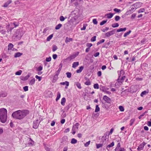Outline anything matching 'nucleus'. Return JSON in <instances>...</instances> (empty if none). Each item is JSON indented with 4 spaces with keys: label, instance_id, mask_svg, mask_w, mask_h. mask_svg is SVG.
<instances>
[{
    "label": "nucleus",
    "instance_id": "nucleus-1",
    "mask_svg": "<svg viewBox=\"0 0 151 151\" xmlns=\"http://www.w3.org/2000/svg\"><path fill=\"white\" fill-rule=\"evenodd\" d=\"M29 114V111L27 110H19L13 112L12 116L14 119L21 120Z\"/></svg>",
    "mask_w": 151,
    "mask_h": 151
},
{
    "label": "nucleus",
    "instance_id": "nucleus-2",
    "mask_svg": "<svg viewBox=\"0 0 151 151\" xmlns=\"http://www.w3.org/2000/svg\"><path fill=\"white\" fill-rule=\"evenodd\" d=\"M7 111L6 109L3 108L0 109V120L2 123H5L7 118Z\"/></svg>",
    "mask_w": 151,
    "mask_h": 151
},
{
    "label": "nucleus",
    "instance_id": "nucleus-3",
    "mask_svg": "<svg viewBox=\"0 0 151 151\" xmlns=\"http://www.w3.org/2000/svg\"><path fill=\"white\" fill-rule=\"evenodd\" d=\"M23 32L22 29H18L13 35V38H14V37H15L16 39H14V40H19L23 35Z\"/></svg>",
    "mask_w": 151,
    "mask_h": 151
},
{
    "label": "nucleus",
    "instance_id": "nucleus-4",
    "mask_svg": "<svg viewBox=\"0 0 151 151\" xmlns=\"http://www.w3.org/2000/svg\"><path fill=\"white\" fill-rule=\"evenodd\" d=\"M40 123V121L38 119H37L33 122V128L35 129H37Z\"/></svg>",
    "mask_w": 151,
    "mask_h": 151
},
{
    "label": "nucleus",
    "instance_id": "nucleus-5",
    "mask_svg": "<svg viewBox=\"0 0 151 151\" xmlns=\"http://www.w3.org/2000/svg\"><path fill=\"white\" fill-rule=\"evenodd\" d=\"M115 33V30L114 29L112 30V31H109L106 33L105 34V35L106 37H109L110 36L113 35Z\"/></svg>",
    "mask_w": 151,
    "mask_h": 151
},
{
    "label": "nucleus",
    "instance_id": "nucleus-6",
    "mask_svg": "<svg viewBox=\"0 0 151 151\" xmlns=\"http://www.w3.org/2000/svg\"><path fill=\"white\" fill-rule=\"evenodd\" d=\"M104 100L107 103L110 104L111 101V99L106 96H104L103 97Z\"/></svg>",
    "mask_w": 151,
    "mask_h": 151
},
{
    "label": "nucleus",
    "instance_id": "nucleus-7",
    "mask_svg": "<svg viewBox=\"0 0 151 151\" xmlns=\"http://www.w3.org/2000/svg\"><path fill=\"white\" fill-rule=\"evenodd\" d=\"M146 145V143L145 142H143L142 143L140 144L137 148V149L139 151L141 150H142L145 146V145Z\"/></svg>",
    "mask_w": 151,
    "mask_h": 151
},
{
    "label": "nucleus",
    "instance_id": "nucleus-8",
    "mask_svg": "<svg viewBox=\"0 0 151 151\" xmlns=\"http://www.w3.org/2000/svg\"><path fill=\"white\" fill-rule=\"evenodd\" d=\"M114 14V13H109L106 14L105 16V17H106L107 18L111 19L113 17Z\"/></svg>",
    "mask_w": 151,
    "mask_h": 151
},
{
    "label": "nucleus",
    "instance_id": "nucleus-9",
    "mask_svg": "<svg viewBox=\"0 0 151 151\" xmlns=\"http://www.w3.org/2000/svg\"><path fill=\"white\" fill-rule=\"evenodd\" d=\"M7 93L6 92L3 91L0 92V97H5L7 96Z\"/></svg>",
    "mask_w": 151,
    "mask_h": 151
},
{
    "label": "nucleus",
    "instance_id": "nucleus-10",
    "mask_svg": "<svg viewBox=\"0 0 151 151\" xmlns=\"http://www.w3.org/2000/svg\"><path fill=\"white\" fill-rule=\"evenodd\" d=\"M10 24L11 25V26H13V25H14V28L16 27H18L19 25L18 22H14L13 23H11Z\"/></svg>",
    "mask_w": 151,
    "mask_h": 151
},
{
    "label": "nucleus",
    "instance_id": "nucleus-11",
    "mask_svg": "<svg viewBox=\"0 0 151 151\" xmlns=\"http://www.w3.org/2000/svg\"><path fill=\"white\" fill-rule=\"evenodd\" d=\"M79 65V63L78 62H74L72 64V67L73 68H76Z\"/></svg>",
    "mask_w": 151,
    "mask_h": 151
},
{
    "label": "nucleus",
    "instance_id": "nucleus-12",
    "mask_svg": "<svg viewBox=\"0 0 151 151\" xmlns=\"http://www.w3.org/2000/svg\"><path fill=\"white\" fill-rule=\"evenodd\" d=\"M84 67L83 66H81L79 67V69L76 70V72L77 73H81Z\"/></svg>",
    "mask_w": 151,
    "mask_h": 151
},
{
    "label": "nucleus",
    "instance_id": "nucleus-13",
    "mask_svg": "<svg viewBox=\"0 0 151 151\" xmlns=\"http://www.w3.org/2000/svg\"><path fill=\"white\" fill-rule=\"evenodd\" d=\"M85 78L86 79V80H87V81L85 82V84L87 86H89L90 85L91 83L90 81L89 80V79H88V78H87L86 77H85Z\"/></svg>",
    "mask_w": 151,
    "mask_h": 151
},
{
    "label": "nucleus",
    "instance_id": "nucleus-14",
    "mask_svg": "<svg viewBox=\"0 0 151 151\" xmlns=\"http://www.w3.org/2000/svg\"><path fill=\"white\" fill-rule=\"evenodd\" d=\"M22 53L18 52L15 54L14 57L15 58L19 57L22 55Z\"/></svg>",
    "mask_w": 151,
    "mask_h": 151
},
{
    "label": "nucleus",
    "instance_id": "nucleus-15",
    "mask_svg": "<svg viewBox=\"0 0 151 151\" xmlns=\"http://www.w3.org/2000/svg\"><path fill=\"white\" fill-rule=\"evenodd\" d=\"M78 129H77V128L75 127V126H73L72 127V133L73 134H74L76 133V131Z\"/></svg>",
    "mask_w": 151,
    "mask_h": 151
},
{
    "label": "nucleus",
    "instance_id": "nucleus-16",
    "mask_svg": "<svg viewBox=\"0 0 151 151\" xmlns=\"http://www.w3.org/2000/svg\"><path fill=\"white\" fill-rule=\"evenodd\" d=\"M127 29V28L126 27L124 28H120L118 29L117 30L116 32H119L122 31H125Z\"/></svg>",
    "mask_w": 151,
    "mask_h": 151
},
{
    "label": "nucleus",
    "instance_id": "nucleus-17",
    "mask_svg": "<svg viewBox=\"0 0 151 151\" xmlns=\"http://www.w3.org/2000/svg\"><path fill=\"white\" fill-rule=\"evenodd\" d=\"M35 78H34L30 81L29 82V84L32 86L35 84Z\"/></svg>",
    "mask_w": 151,
    "mask_h": 151
},
{
    "label": "nucleus",
    "instance_id": "nucleus-18",
    "mask_svg": "<svg viewBox=\"0 0 151 151\" xmlns=\"http://www.w3.org/2000/svg\"><path fill=\"white\" fill-rule=\"evenodd\" d=\"M73 39L72 38L66 37L65 40V42L66 43H68V42H70V41H71Z\"/></svg>",
    "mask_w": 151,
    "mask_h": 151
},
{
    "label": "nucleus",
    "instance_id": "nucleus-19",
    "mask_svg": "<svg viewBox=\"0 0 151 151\" xmlns=\"http://www.w3.org/2000/svg\"><path fill=\"white\" fill-rule=\"evenodd\" d=\"M125 78L126 77L125 76H123L121 78L120 80L119 79H117V81L119 82H120V83H122L123 81L125 79Z\"/></svg>",
    "mask_w": 151,
    "mask_h": 151
},
{
    "label": "nucleus",
    "instance_id": "nucleus-20",
    "mask_svg": "<svg viewBox=\"0 0 151 151\" xmlns=\"http://www.w3.org/2000/svg\"><path fill=\"white\" fill-rule=\"evenodd\" d=\"M66 101V99L65 98L63 97L62 98L61 101V103L62 105L64 106Z\"/></svg>",
    "mask_w": 151,
    "mask_h": 151
},
{
    "label": "nucleus",
    "instance_id": "nucleus-21",
    "mask_svg": "<svg viewBox=\"0 0 151 151\" xmlns=\"http://www.w3.org/2000/svg\"><path fill=\"white\" fill-rule=\"evenodd\" d=\"M60 84L62 85H66L67 86H68L69 85V83L67 81H65V82L60 83Z\"/></svg>",
    "mask_w": 151,
    "mask_h": 151
},
{
    "label": "nucleus",
    "instance_id": "nucleus-22",
    "mask_svg": "<svg viewBox=\"0 0 151 151\" xmlns=\"http://www.w3.org/2000/svg\"><path fill=\"white\" fill-rule=\"evenodd\" d=\"M114 145V142H112L110 144L108 145L106 147V148L108 149V148H110L111 147L113 146Z\"/></svg>",
    "mask_w": 151,
    "mask_h": 151
},
{
    "label": "nucleus",
    "instance_id": "nucleus-23",
    "mask_svg": "<svg viewBox=\"0 0 151 151\" xmlns=\"http://www.w3.org/2000/svg\"><path fill=\"white\" fill-rule=\"evenodd\" d=\"M115 151H126V150L124 148L120 147L118 148L117 150L115 149Z\"/></svg>",
    "mask_w": 151,
    "mask_h": 151
},
{
    "label": "nucleus",
    "instance_id": "nucleus-24",
    "mask_svg": "<svg viewBox=\"0 0 151 151\" xmlns=\"http://www.w3.org/2000/svg\"><path fill=\"white\" fill-rule=\"evenodd\" d=\"M8 50H11L12 49L14 45L13 44L11 43H10L8 45Z\"/></svg>",
    "mask_w": 151,
    "mask_h": 151
},
{
    "label": "nucleus",
    "instance_id": "nucleus-25",
    "mask_svg": "<svg viewBox=\"0 0 151 151\" xmlns=\"http://www.w3.org/2000/svg\"><path fill=\"white\" fill-rule=\"evenodd\" d=\"M62 26V25L61 24H59L56 25L55 27V29L56 30L58 29Z\"/></svg>",
    "mask_w": 151,
    "mask_h": 151
},
{
    "label": "nucleus",
    "instance_id": "nucleus-26",
    "mask_svg": "<svg viewBox=\"0 0 151 151\" xmlns=\"http://www.w3.org/2000/svg\"><path fill=\"white\" fill-rule=\"evenodd\" d=\"M148 92L147 91H142L140 94L141 96H143L144 95H146L147 93H148Z\"/></svg>",
    "mask_w": 151,
    "mask_h": 151
},
{
    "label": "nucleus",
    "instance_id": "nucleus-27",
    "mask_svg": "<svg viewBox=\"0 0 151 151\" xmlns=\"http://www.w3.org/2000/svg\"><path fill=\"white\" fill-rule=\"evenodd\" d=\"M29 140L28 142V145H32L34 143V141L31 139V138H29Z\"/></svg>",
    "mask_w": 151,
    "mask_h": 151
},
{
    "label": "nucleus",
    "instance_id": "nucleus-28",
    "mask_svg": "<svg viewBox=\"0 0 151 151\" xmlns=\"http://www.w3.org/2000/svg\"><path fill=\"white\" fill-rule=\"evenodd\" d=\"M29 77V75H27L25 77H23L22 79L21 80H22L23 81H26L27 80Z\"/></svg>",
    "mask_w": 151,
    "mask_h": 151
},
{
    "label": "nucleus",
    "instance_id": "nucleus-29",
    "mask_svg": "<svg viewBox=\"0 0 151 151\" xmlns=\"http://www.w3.org/2000/svg\"><path fill=\"white\" fill-rule=\"evenodd\" d=\"M77 142V140L74 138L72 139L71 141V143L72 144H75Z\"/></svg>",
    "mask_w": 151,
    "mask_h": 151
},
{
    "label": "nucleus",
    "instance_id": "nucleus-30",
    "mask_svg": "<svg viewBox=\"0 0 151 151\" xmlns=\"http://www.w3.org/2000/svg\"><path fill=\"white\" fill-rule=\"evenodd\" d=\"M135 119L134 118L131 119L130 121V125L132 126L135 121Z\"/></svg>",
    "mask_w": 151,
    "mask_h": 151
},
{
    "label": "nucleus",
    "instance_id": "nucleus-31",
    "mask_svg": "<svg viewBox=\"0 0 151 151\" xmlns=\"http://www.w3.org/2000/svg\"><path fill=\"white\" fill-rule=\"evenodd\" d=\"M103 145V144H96V148L99 149L100 147H102Z\"/></svg>",
    "mask_w": 151,
    "mask_h": 151
},
{
    "label": "nucleus",
    "instance_id": "nucleus-32",
    "mask_svg": "<svg viewBox=\"0 0 151 151\" xmlns=\"http://www.w3.org/2000/svg\"><path fill=\"white\" fill-rule=\"evenodd\" d=\"M43 69L42 66L40 65L36 69V71H41Z\"/></svg>",
    "mask_w": 151,
    "mask_h": 151
},
{
    "label": "nucleus",
    "instance_id": "nucleus-33",
    "mask_svg": "<svg viewBox=\"0 0 151 151\" xmlns=\"http://www.w3.org/2000/svg\"><path fill=\"white\" fill-rule=\"evenodd\" d=\"M119 26V24L118 23H116L113 24L112 25V27L113 28L117 27Z\"/></svg>",
    "mask_w": 151,
    "mask_h": 151
},
{
    "label": "nucleus",
    "instance_id": "nucleus-34",
    "mask_svg": "<svg viewBox=\"0 0 151 151\" xmlns=\"http://www.w3.org/2000/svg\"><path fill=\"white\" fill-rule=\"evenodd\" d=\"M136 9V8L135 9L134 7H132L131 8V9L129 10L128 12L129 13H132L133 11H134Z\"/></svg>",
    "mask_w": 151,
    "mask_h": 151
},
{
    "label": "nucleus",
    "instance_id": "nucleus-35",
    "mask_svg": "<svg viewBox=\"0 0 151 151\" xmlns=\"http://www.w3.org/2000/svg\"><path fill=\"white\" fill-rule=\"evenodd\" d=\"M58 49L57 46L55 45H53L52 47V50L53 52L55 51Z\"/></svg>",
    "mask_w": 151,
    "mask_h": 151
},
{
    "label": "nucleus",
    "instance_id": "nucleus-36",
    "mask_svg": "<svg viewBox=\"0 0 151 151\" xmlns=\"http://www.w3.org/2000/svg\"><path fill=\"white\" fill-rule=\"evenodd\" d=\"M53 34H51L49 35L47 38V41H49L52 37Z\"/></svg>",
    "mask_w": 151,
    "mask_h": 151
},
{
    "label": "nucleus",
    "instance_id": "nucleus-37",
    "mask_svg": "<svg viewBox=\"0 0 151 151\" xmlns=\"http://www.w3.org/2000/svg\"><path fill=\"white\" fill-rule=\"evenodd\" d=\"M131 32V30H129L128 32H126L125 33H124V37H126L127 35H128L130 34Z\"/></svg>",
    "mask_w": 151,
    "mask_h": 151
},
{
    "label": "nucleus",
    "instance_id": "nucleus-38",
    "mask_svg": "<svg viewBox=\"0 0 151 151\" xmlns=\"http://www.w3.org/2000/svg\"><path fill=\"white\" fill-rule=\"evenodd\" d=\"M100 110V108L99 107V106L98 105H96V109L95 110V112H97L98 111H99Z\"/></svg>",
    "mask_w": 151,
    "mask_h": 151
},
{
    "label": "nucleus",
    "instance_id": "nucleus-39",
    "mask_svg": "<svg viewBox=\"0 0 151 151\" xmlns=\"http://www.w3.org/2000/svg\"><path fill=\"white\" fill-rule=\"evenodd\" d=\"M60 96H61L60 93L58 92V94L57 95V98L56 99V101H57L60 98Z\"/></svg>",
    "mask_w": 151,
    "mask_h": 151
},
{
    "label": "nucleus",
    "instance_id": "nucleus-40",
    "mask_svg": "<svg viewBox=\"0 0 151 151\" xmlns=\"http://www.w3.org/2000/svg\"><path fill=\"white\" fill-rule=\"evenodd\" d=\"M66 75H67V76L68 78H70L71 77V74L70 72H67L66 73Z\"/></svg>",
    "mask_w": 151,
    "mask_h": 151
},
{
    "label": "nucleus",
    "instance_id": "nucleus-41",
    "mask_svg": "<svg viewBox=\"0 0 151 151\" xmlns=\"http://www.w3.org/2000/svg\"><path fill=\"white\" fill-rule=\"evenodd\" d=\"M57 78H58V76L55 75V76H54L53 78L52 82H55L57 81Z\"/></svg>",
    "mask_w": 151,
    "mask_h": 151
},
{
    "label": "nucleus",
    "instance_id": "nucleus-42",
    "mask_svg": "<svg viewBox=\"0 0 151 151\" xmlns=\"http://www.w3.org/2000/svg\"><path fill=\"white\" fill-rule=\"evenodd\" d=\"M105 41L104 39H102L101 40L99 41V42H98L97 43V45H99L102 43H103Z\"/></svg>",
    "mask_w": 151,
    "mask_h": 151
},
{
    "label": "nucleus",
    "instance_id": "nucleus-43",
    "mask_svg": "<svg viewBox=\"0 0 151 151\" xmlns=\"http://www.w3.org/2000/svg\"><path fill=\"white\" fill-rule=\"evenodd\" d=\"M76 85L77 86V87L79 88V89H81V88L82 87H81V84L79 83V82H77L76 83Z\"/></svg>",
    "mask_w": 151,
    "mask_h": 151
},
{
    "label": "nucleus",
    "instance_id": "nucleus-44",
    "mask_svg": "<svg viewBox=\"0 0 151 151\" xmlns=\"http://www.w3.org/2000/svg\"><path fill=\"white\" fill-rule=\"evenodd\" d=\"M93 87L95 89H99V86L98 84H95L93 85Z\"/></svg>",
    "mask_w": 151,
    "mask_h": 151
},
{
    "label": "nucleus",
    "instance_id": "nucleus-45",
    "mask_svg": "<svg viewBox=\"0 0 151 151\" xmlns=\"http://www.w3.org/2000/svg\"><path fill=\"white\" fill-rule=\"evenodd\" d=\"M22 71L21 70H19L15 73V74L17 75H20L22 73Z\"/></svg>",
    "mask_w": 151,
    "mask_h": 151
},
{
    "label": "nucleus",
    "instance_id": "nucleus-46",
    "mask_svg": "<svg viewBox=\"0 0 151 151\" xmlns=\"http://www.w3.org/2000/svg\"><path fill=\"white\" fill-rule=\"evenodd\" d=\"M76 57V56L74 55L70 56L69 57H68V58L70 60H71L73 59H74Z\"/></svg>",
    "mask_w": 151,
    "mask_h": 151
},
{
    "label": "nucleus",
    "instance_id": "nucleus-47",
    "mask_svg": "<svg viewBox=\"0 0 151 151\" xmlns=\"http://www.w3.org/2000/svg\"><path fill=\"white\" fill-rule=\"evenodd\" d=\"M107 20H103L100 22V25H102L104 24L107 22Z\"/></svg>",
    "mask_w": 151,
    "mask_h": 151
},
{
    "label": "nucleus",
    "instance_id": "nucleus-48",
    "mask_svg": "<svg viewBox=\"0 0 151 151\" xmlns=\"http://www.w3.org/2000/svg\"><path fill=\"white\" fill-rule=\"evenodd\" d=\"M119 109L121 111H124V107L122 106H119Z\"/></svg>",
    "mask_w": 151,
    "mask_h": 151
},
{
    "label": "nucleus",
    "instance_id": "nucleus-49",
    "mask_svg": "<svg viewBox=\"0 0 151 151\" xmlns=\"http://www.w3.org/2000/svg\"><path fill=\"white\" fill-rule=\"evenodd\" d=\"M145 10V9L144 8H141L138 11V13H140L144 12Z\"/></svg>",
    "mask_w": 151,
    "mask_h": 151
},
{
    "label": "nucleus",
    "instance_id": "nucleus-50",
    "mask_svg": "<svg viewBox=\"0 0 151 151\" xmlns=\"http://www.w3.org/2000/svg\"><path fill=\"white\" fill-rule=\"evenodd\" d=\"M120 18V17L118 16H116L115 18V20L116 21H119Z\"/></svg>",
    "mask_w": 151,
    "mask_h": 151
},
{
    "label": "nucleus",
    "instance_id": "nucleus-51",
    "mask_svg": "<svg viewBox=\"0 0 151 151\" xmlns=\"http://www.w3.org/2000/svg\"><path fill=\"white\" fill-rule=\"evenodd\" d=\"M96 36H94L92 37L91 40V42H94L96 40Z\"/></svg>",
    "mask_w": 151,
    "mask_h": 151
},
{
    "label": "nucleus",
    "instance_id": "nucleus-52",
    "mask_svg": "<svg viewBox=\"0 0 151 151\" xmlns=\"http://www.w3.org/2000/svg\"><path fill=\"white\" fill-rule=\"evenodd\" d=\"M51 57H49L48 58H47L46 59V61L47 62H49L51 61Z\"/></svg>",
    "mask_w": 151,
    "mask_h": 151
},
{
    "label": "nucleus",
    "instance_id": "nucleus-53",
    "mask_svg": "<svg viewBox=\"0 0 151 151\" xmlns=\"http://www.w3.org/2000/svg\"><path fill=\"white\" fill-rule=\"evenodd\" d=\"M90 143V141H89L88 142H86L85 144H84V146L86 147H87L88 146Z\"/></svg>",
    "mask_w": 151,
    "mask_h": 151
},
{
    "label": "nucleus",
    "instance_id": "nucleus-54",
    "mask_svg": "<svg viewBox=\"0 0 151 151\" xmlns=\"http://www.w3.org/2000/svg\"><path fill=\"white\" fill-rule=\"evenodd\" d=\"M93 22L95 24H96L98 23L97 20L96 19H94L93 20Z\"/></svg>",
    "mask_w": 151,
    "mask_h": 151
},
{
    "label": "nucleus",
    "instance_id": "nucleus-55",
    "mask_svg": "<svg viewBox=\"0 0 151 151\" xmlns=\"http://www.w3.org/2000/svg\"><path fill=\"white\" fill-rule=\"evenodd\" d=\"M86 46L87 47H88L90 48V47L92 46V44L91 43H88L86 44Z\"/></svg>",
    "mask_w": 151,
    "mask_h": 151
},
{
    "label": "nucleus",
    "instance_id": "nucleus-56",
    "mask_svg": "<svg viewBox=\"0 0 151 151\" xmlns=\"http://www.w3.org/2000/svg\"><path fill=\"white\" fill-rule=\"evenodd\" d=\"M114 11L116 12H121V10L117 8H115L114 9Z\"/></svg>",
    "mask_w": 151,
    "mask_h": 151
},
{
    "label": "nucleus",
    "instance_id": "nucleus-57",
    "mask_svg": "<svg viewBox=\"0 0 151 151\" xmlns=\"http://www.w3.org/2000/svg\"><path fill=\"white\" fill-rule=\"evenodd\" d=\"M109 29V27H106L105 29H102L101 30L104 32L107 31Z\"/></svg>",
    "mask_w": 151,
    "mask_h": 151
},
{
    "label": "nucleus",
    "instance_id": "nucleus-58",
    "mask_svg": "<svg viewBox=\"0 0 151 151\" xmlns=\"http://www.w3.org/2000/svg\"><path fill=\"white\" fill-rule=\"evenodd\" d=\"M35 77L36 78L38 79L39 81H40L41 80V77L37 75H36L35 76Z\"/></svg>",
    "mask_w": 151,
    "mask_h": 151
},
{
    "label": "nucleus",
    "instance_id": "nucleus-59",
    "mask_svg": "<svg viewBox=\"0 0 151 151\" xmlns=\"http://www.w3.org/2000/svg\"><path fill=\"white\" fill-rule=\"evenodd\" d=\"M65 18L63 16H61L60 17V20L61 21H63L65 20Z\"/></svg>",
    "mask_w": 151,
    "mask_h": 151
},
{
    "label": "nucleus",
    "instance_id": "nucleus-60",
    "mask_svg": "<svg viewBox=\"0 0 151 151\" xmlns=\"http://www.w3.org/2000/svg\"><path fill=\"white\" fill-rule=\"evenodd\" d=\"M28 86H26L24 87H23V89H24V91H28Z\"/></svg>",
    "mask_w": 151,
    "mask_h": 151
},
{
    "label": "nucleus",
    "instance_id": "nucleus-61",
    "mask_svg": "<svg viewBox=\"0 0 151 151\" xmlns=\"http://www.w3.org/2000/svg\"><path fill=\"white\" fill-rule=\"evenodd\" d=\"M120 147H121L120 144V143H119L117 144V146L115 149H116V150H117L118 148H119Z\"/></svg>",
    "mask_w": 151,
    "mask_h": 151
},
{
    "label": "nucleus",
    "instance_id": "nucleus-62",
    "mask_svg": "<svg viewBox=\"0 0 151 151\" xmlns=\"http://www.w3.org/2000/svg\"><path fill=\"white\" fill-rule=\"evenodd\" d=\"M81 1V0H76L75 1L76 2L75 3V5H77L78 4V3L80 2Z\"/></svg>",
    "mask_w": 151,
    "mask_h": 151
},
{
    "label": "nucleus",
    "instance_id": "nucleus-63",
    "mask_svg": "<svg viewBox=\"0 0 151 151\" xmlns=\"http://www.w3.org/2000/svg\"><path fill=\"white\" fill-rule=\"evenodd\" d=\"M79 125V124L78 123H76L75 124L73 125V126H75V127L77 128V129H78V126Z\"/></svg>",
    "mask_w": 151,
    "mask_h": 151
},
{
    "label": "nucleus",
    "instance_id": "nucleus-64",
    "mask_svg": "<svg viewBox=\"0 0 151 151\" xmlns=\"http://www.w3.org/2000/svg\"><path fill=\"white\" fill-rule=\"evenodd\" d=\"M150 121L147 122V124L148 126H151V119H150Z\"/></svg>",
    "mask_w": 151,
    "mask_h": 151
}]
</instances>
